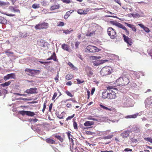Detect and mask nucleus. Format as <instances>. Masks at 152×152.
Masks as SVG:
<instances>
[{
	"label": "nucleus",
	"mask_w": 152,
	"mask_h": 152,
	"mask_svg": "<svg viewBox=\"0 0 152 152\" xmlns=\"http://www.w3.org/2000/svg\"><path fill=\"white\" fill-rule=\"evenodd\" d=\"M62 1L64 3L66 4H69L71 2L70 0H62Z\"/></svg>",
	"instance_id": "56"
},
{
	"label": "nucleus",
	"mask_w": 152,
	"mask_h": 152,
	"mask_svg": "<svg viewBox=\"0 0 152 152\" xmlns=\"http://www.w3.org/2000/svg\"><path fill=\"white\" fill-rule=\"evenodd\" d=\"M37 90V88H31L29 89H27L26 92L28 94H37V92L36 91Z\"/></svg>",
	"instance_id": "13"
},
{
	"label": "nucleus",
	"mask_w": 152,
	"mask_h": 152,
	"mask_svg": "<svg viewBox=\"0 0 152 152\" xmlns=\"http://www.w3.org/2000/svg\"><path fill=\"white\" fill-rule=\"evenodd\" d=\"M121 28H122V29L125 31L126 33V34L127 35H128L129 34V31L127 30L126 28L124 26L122 25V27H121Z\"/></svg>",
	"instance_id": "38"
},
{
	"label": "nucleus",
	"mask_w": 152,
	"mask_h": 152,
	"mask_svg": "<svg viewBox=\"0 0 152 152\" xmlns=\"http://www.w3.org/2000/svg\"><path fill=\"white\" fill-rule=\"evenodd\" d=\"M39 4H33L32 5V7L34 9H36L39 8Z\"/></svg>",
	"instance_id": "40"
},
{
	"label": "nucleus",
	"mask_w": 152,
	"mask_h": 152,
	"mask_svg": "<svg viewBox=\"0 0 152 152\" xmlns=\"http://www.w3.org/2000/svg\"><path fill=\"white\" fill-rule=\"evenodd\" d=\"M94 124V122L90 121H86L84 124V125L86 126H90Z\"/></svg>",
	"instance_id": "20"
},
{
	"label": "nucleus",
	"mask_w": 152,
	"mask_h": 152,
	"mask_svg": "<svg viewBox=\"0 0 152 152\" xmlns=\"http://www.w3.org/2000/svg\"><path fill=\"white\" fill-rule=\"evenodd\" d=\"M99 106L102 108L107 110L111 111L112 110V108L107 107L104 106L102 104H100Z\"/></svg>",
	"instance_id": "30"
},
{
	"label": "nucleus",
	"mask_w": 152,
	"mask_h": 152,
	"mask_svg": "<svg viewBox=\"0 0 152 152\" xmlns=\"http://www.w3.org/2000/svg\"><path fill=\"white\" fill-rule=\"evenodd\" d=\"M70 31H69L68 30H64L63 33H64L66 34H68L70 33Z\"/></svg>",
	"instance_id": "59"
},
{
	"label": "nucleus",
	"mask_w": 152,
	"mask_h": 152,
	"mask_svg": "<svg viewBox=\"0 0 152 152\" xmlns=\"http://www.w3.org/2000/svg\"><path fill=\"white\" fill-rule=\"evenodd\" d=\"M80 44V42H76L75 43V47H76V48H77L79 44Z\"/></svg>",
	"instance_id": "62"
},
{
	"label": "nucleus",
	"mask_w": 152,
	"mask_h": 152,
	"mask_svg": "<svg viewBox=\"0 0 152 152\" xmlns=\"http://www.w3.org/2000/svg\"><path fill=\"white\" fill-rule=\"evenodd\" d=\"M142 13V15H140L139 14L137 13H136L135 14H133V13H130L128 15L129 17H133L134 18H139L140 17H142L143 16V13Z\"/></svg>",
	"instance_id": "18"
},
{
	"label": "nucleus",
	"mask_w": 152,
	"mask_h": 152,
	"mask_svg": "<svg viewBox=\"0 0 152 152\" xmlns=\"http://www.w3.org/2000/svg\"><path fill=\"white\" fill-rule=\"evenodd\" d=\"M129 130L125 131L120 134V136L122 137L123 138H126L129 136Z\"/></svg>",
	"instance_id": "14"
},
{
	"label": "nucleus",
	"mask_w": 152,
	"mask_h": 152,
	"mask_svg": "<svg viewBox=\"0 0 152 152\" xmlns=\"http://www.w3.org/2000/svg\"><path fill=\"white\" fill-rule=\"evenodd\" d=\"M68 64L70 67H71L72 68H73L74 69H75V68H76L70 62H69L68 63Z\"/></svg>",
	"instance_id": "49"
},
{
	"label": "nucleus",
	"mask_w": 152,
	"mask_h": 152,
	"mask_svg": "<svg viewBox=\"0 0 152 152\" xmlns=\"http://www.w3.org/2000/svg\"><path fill=\"white\" fill-rule=\"evenodd\" d=\"M86 134L88 135H92V132L89 131H87L86 132Z\"/></svg>",
	"instance_id": "63"
},
{
	"label": "nucleus",
	"mask_w": 152,
	"mask_h": 152,
	"mask_svg": "<svg viewBox=\"0 0 152 152\" xmlns=\"http://www.w3.org/2000/svg\"><path fill=\"white\" fill-rule=\"evenodd\" d=\"M76 80L77 81L78 84H80L84 82V80L81 81L79 79H77Z\"/></svg>",
	"instance_id": "57"
},
{
	"label": "nucleus",
	"mask_w": 152,
	"mask_h": 152,
	"mask_svg": "<svg viewBox=\"0 0 152 152\" xmlns=\"http://www.w3.org/2000/svg\"><path fill=\"white\" fill-rule=\"evenodd\" d=\"M57 93L56 92H55L54 94L53 95L52 98V100H53L57 96Z\"/></svg>",
	"instance_id": "55"
},
{
	"label": "nucleus",
	"mask_w": 152,
	"mask_h": 152,
	"mask_svg": "<svg viewBox=\"0 0 152 152\" xmlns=\"http://www.w3.org/2000/svg\"><path fill=\"white\" fill-rule=\"evenodd\" d=\"M51 57H52V58H53V59H56V61H57L56 54L55 52H54L53 53L52 55L51 56Z\"/></svg>",
	"instance_id": "44"
},
{
	"label": "nucleus",
	"mask_w": 152,
	"mask_h": 152,
	"mask_svg": "<svg viewBox=\"0 0 152 152\" xmlns=\"http://www.w3.org/2000/svg\"><path fill=\"white\" fill-rule=\"evenodd\" d=\"M123 106L125 107H131L132 105L130 104V102L131 101V99L129 97H124L123 99Z\"/></svg>",
	"instance_id": "8"
},
{
	"label": "nucleus",
	"mask_w": 152,
	"mask_h": 152,
	"mask_svg": "<svg viewBox=\"0 0 152 152\" xmlns=\"http://www.w3.org/2000/svg\"><path fill=\"white\" fill-rule=\"evenodd\" d=\"M18 113L23 116L26 115L30 117L34 116L35 115V114L34 112L28 111H19L18 112Z\"/></svg>",
	"instance_id": "6"
},
{
	"label": "nucleus",
	"mask_w": 152,
	"mask_h": 152,
	"mask_svg": "<svg viewBox=\"0 0 152 152\" xmlns=\"http://www.w3.org/2000/svg\"><path fill=\"white\" fill-rule=\"evenodd\" d=\"M73 125L74 128L75 129H77V123L76 122H74L73 123Z\"/></svg>",
	"instance_id": "48"
},
{
	"label": "nucleus",
	"mask_w": 152,
	"mask_h": 152,
	"mask_svg": "<svg viewBox=\"0 0 152 152\" xmlns=\"http://www.w3.org/2000/svg\"><path fill=\"white\" fill-rule=\"evenodd\" d=\"M86 49L90 52L94 53L99 52L100 50L95 46L89 45L86 48Z\"/></svg>",
	"instance_id": "9"
},
{
	"label": "nucleus",
	"mask_w": 152,
	"mask_h": 152,
	"mask_svg": "<svg viewBox=\"0 0 152 152\" xmlns=\"http://www.w3.org/2000/svg\"><path fill=\"white\" fill-rule=\"evenodd\" d=\"M112 68L106 66L103 67L100 71V74L102 76H104L110 74L113 72Z\"/></svg>",
	"instance_id": "3"
},
{
	"label": "nucleus",
	"mask_w": 152,
	"mask_h": 152,
	"mask_svg": "<svg viewBox=\"0 0 152 152\" xmlns=\"http://www.w3.org/2000/svg\"><path fill=\"white\" fill-rule=\"evenodd\" d=\"M55 137L59 140L61 142H63V139L60 136L56 135L55 136Z\"/></svg>",
	"instance_id": "36"
},
{
	"label": "nucleus",
	"mask_w": 152,
	"mask_h": 152,
	"mask_svg": "<svg viewBox=\"0 0 152 152\" xmlns=\"http://www.w3.org/2000/svg\"><path fill=\"white\" fill-rule=\"evenodd\" d=\"M64 25V23L63 22H60L58 25L57 26H62Z\"/></svg>",
	"instance_id": "53"
},
{
	"label": "nucleus",
	"mask_w": 152,
	"mask_h": 152,
	"mask_svg": "<svg viewBox=\"0 0 152 152\" xmlns=\"http://www.w3.org/2000/svg\"><path fill=\"white\" fill-rule=\"evenodd\" d=\"M113 135L112 134L108 135L107 136L104 137L103 139H108L111 138L113 137Z\"/></svg>",
	"instance_id": "37"
},
{
	"label": "nucleus",
	"mask_w": 152,
	"mask_h": 152,
	"mask_svg": "<svg viewBox=\"0 0 152 152\" xmlns=\"http://www.w3.org/2000/svg\"><path fill=\"white\" fill-rule=\"evenodd\" d=\"M20 37L23 38H25L27 37L29 35V34L28 32H25L23 33L21 32L20 33Z\"/></svg>",
	"instance_id": "26"
},
{
	"label": "nucleus",
	"mask_w": 152,
	"mask_h": 152,
	"mask_svg": "<svg viewBox=\"0 0 152 152\" xmlns=\"http://www.w3.org/2000/svg\"><path fill=\"white\" fill-rule=\"evenodd\" d=\"M125 24H126L127 26L128 27H129L130 28H132V27L133 26V25H132L130 24H129L128 23H127L125 22Z\"/></svg>",
	"instance_id": "64"
},
{
	"label": "nucleus",
	"mask_w": 152,
	"mask_h": 152,
	"mask_svg": "<svg viewBox=\"0 0 152 152\" xmlns=\"http://www.w3.org/2000/svg\"><path fill=\"white\" fill-rule=\"evenodd\" d=\"M75 115V114H74L72 115L68 116L66 118V120H68L71 119Z\"/></svg>",
	"instance_id": "45"
},
{
	"label": "nucleus",
	"mask_w": 152,
	"mask_h": 152,
	"mask_svg": "<svg viewBox=\"0 0 152 152\" xmlns=\"http://www.w3.org/2000/svg\"><path fill=\"white\" fill-rule=\"evenodd\" d=\"M42 24L41 23H39V24L37 25L35 28L36 29H42Z\"/></svg>",
	"instance_id": "33"
},
{
	"label": "nucleus",
	"mask_w": 152,
	"mask_h": 152,
	"mask_svg": "<svg viewBox=\"0 0 152 152\" xmlns=\"http://www.w3.org/2000/svg\"><path fill=\"white\" fill-rule=\"evenodd\" d=\"M91 69V68L88 66L86 67V72L88 77H91L93 74Z\"/></svg>",
	"instance_id": "16"
},
{
	"label": "nucleus",
	"mask_w": 152,
	"mask_h": 152,
	"mask_svg": "<svg viewBox=\"0 0 152 152\" xmlns=\"http://www.w3.org/2000/svg\"><path fill=\"white\" fill-rule=\"evenodd\" d=\"M139 115L138 113H137L132 115H128L126 116L125 118H136Z\"/></svg>",
	"instance_id": "19"
},
{
	"label": "nucleus",
	"mask_w": 152,
	"mask_h": 152,
	"mask_svg": "<svg viewBox=\"0 0 152 152\" xmlns=\"http://www.w3.org/2000/svg\"><path fill=\"white\" fill-rule=\"evenodd\" d=\"M77 13L79 14L82 15L84 13V11L82 9H79L78 10Z\"/></svg>",
	"instance_id": "43"
},
{
	"label": "nucleus",
	"mask_w": 152,
	"mask_h": 152,
	"mask_svg": "<svg viewBox=\"0 0 152 152\" xmlns=\"http://www.w3.org/2000/svg\"><path fill=\"white\" fill-rule=\"evenodd\" d=\"M6 5L5 2L0 1V6H5Z\"/></svg>",
	"instance_id": "60"
},
{
	"label": "nucleus",
	"mask_w": 152,
	"mask_h": 152,
	"mask_svg": "<svg viewBox=\"0 0 152 152\" xmlns=\"http://www.w3.org/2000/svg\"><path fill=\"white\" fill-rule=\"evenodd\" d=\"M92 58L93 60H96L95 61H92L93 64L94 66H98L99 64H103V63L105 62H106L109 61L108 60H99V59L101 58L100 56H92Z\"/></svg>",
	"instance_id": "4"
},
{
	"label": "nucleus",
	"mask_w": 152,
	"mask_h": 152,
	"mask_svg": "<svg viewBox=\"0 0 152 152\" xmlns=\"http://www.w3.org/2000/svg\"><path fill=\"white\" fill-rule=\"evenodd\" d=\"M73 78V76L72 75L68 74L66 76V78L68 80H70Z\"/></svg>",
	"instance_id": "35"
},
{
	"label": "nucleus",
	"mask_w": 152,
	"mask_h": 152,
	"mask_svg": "<svg viewBox=\"0 0 152 152\" xmlns=\"http://www.w3.org/2000/svg\"><path fill=\"white\" fill-rule=\"evenodd\" d=\"M18 100H23L26 101H29L31 100V99H27V98H24L22 97H20L17 99Z\"/></svg>",
	"instance_id": "42"
},
{
	"label": "nucleus",
	"mask_w": 152,
	"mask_h": 152,
	"mask_svg": "<svg viewBox=\"0 0 152 152\" xmlns=\"http://www.w3.org/2000/svg\"><path fill=\"white\" fill-rule=\"evenodd\" d=\"M38 43L39 45L43 47L48 46V43L45 40L41 39L39 41H38Z\"/></svg>",
	"instance_id": "15"
},
{
	"label": "nucleus",
	"mask_w": 152,
	"mask_h": 152,
	"mask_svg": "<svg viewBox=\"0 0 152 152\" xmlns=\"http://www.w3.org/2000/svg\"><path fill=\"white\" fill-rule=\"evenodd\" d=\"M56 115L57 117L60 119H62L64 118L63 116H61V115H60L58 113H56Z\"/></svg>",
	"instance_id": "58"
},
{
	"label": "nucleus",
	"mask_w": 152,
	"mask_h": 152,
	"mask_svg": "<svg viewBox=\"0 0 152 152\" xmlns=\"http://www.w3.org/2000/svg\"><path fill=\"white\" fill-rule=\"evenodd\" d=\"M76 56L79 58L81 60L83 61V58L82 57V56L79 54L77 53L76 54Z\"/></svg>",
	"instance_id": "50"
},
{
	"label": "nucleus",
	"mask_w": 152,
	"mask_h": 152,
	"mask_svg": "<svg viewBox=\"0 0 152 152\" xmlns=\"http://www.w3.org/2000/svg\"><path fill=\"white\" fill-rule=\"evenodd\" d=\"M60 7V6L59 4H58L57 5H55L51 6L50 7V10H53L55 9H59V8Z\"/></svg>",
	"instance_id": "25"
},
{
	"label": "nucleus",
	"mask_w": 152,
	"mask_h": 152,
	"mask_svg": "<svg viewBox=\"0 0 152 152\" xmlns=\"http://www.w3.org/2000/svg\"><path fill=\"white\" fill-rule=\"evenodd\" d=\"M110 23L119 28H121V27H122L123 25L117 22L116 21L111 20L110 21Z\"/></svg>",
	"instance_id": "17"
},
{
	"label": "nucleus",
	"mask_w": 152,
	"mask_h": 152,
	"mask_svg": "<svg viewBox=\"0 0 152 152\" xmlns=\"http://www.w3.org/2000/svg\"><path fill=\"white\" fill-rule=\"evenodd\" d=\"M107 32L108 35L111 39H114L115 37L116 33L115 30L112 27H109L107 28Z\"/></svg>",
	"instance_id": "5"
},
{
	"label": "nucleus",
	"mask_w": 152,
	"mask_h": 152,
	"mask_svg": "<svg viewBox=\"0 0 152 152\" xmlns=\"http://www.w3.org/2000/svg\"><path fill=\"white\" fill-rule=\"evenodd\" d=\"M145 103L146 107H148L149 105L152 106V97L146 99L145 100Z\"/></svg>",
	"instance_id": "12"
},
{
	"label": "nucleus",
	"mask_w": 152,
	"mask_h": 152,
	"mask_svg": "<svg viewBox=\"0 0 152 152\" xmlns=\"http://www.w3.org/2000/svg\"><path fill=\"white\" fill-rule=\"evenodd\" d=\"M88 119L90 120H92L94 121H97V119L95 118H93L91 116H90L88 118Z\"/></svg>",
	"instance_id": "54"
},
{
	"label": "nucleus",
	"mask_w": 152,
	"mask_h": 152,
	"mask_svg": "<svg viewBox=\"0 0 152 152\" xmlns=\"http://www.w3.org/2000/svg\"><path fill=\"white\" fill-rule=\"evenodd\" d=\"M107 90H104L102 93V98L103 99H114L116 97V94L112 89H116L113 86H108L107 87Z\"/></svg>",
	"instance_id": "1"
},
{
	"label": "nucleus",
	"mask_w": 152,
	"mask_h": 152,
	"mask_svg": "<svg viewBox=\"0 0 152 152\" xmlns=\"http://www.w3.org/2000/svg\"><path fill=\"white\" fill-rule=\"evenodd\" d=\"M16 75L15 73H11L7 75L4 77V79L5 81H6L10 79H15Z\"/></svg>",
	"instance_id": "11"
},
{
	"label": "nucleus",
	"mask_w": 152,
	"mask_h": 152,
	"mask_svg": "<svg viewBox=\"0 0 152 152\" xmlns=\"http://www.w3.org/2000/svg\"><path fill=\"white\" fill-rule=\"evenodd\" d=\"M14 94L15 95H18L19 96H26V94H19L18 93H15Z\"/></svg>",
	"instance_id": "61"
},
{
	"label": "nucleus",
	"mask_w": 152,
	"mask_h": 152,
	"mask_svg": "<svg viewBox=\"0 0 152 152\" xmlns=\"http://www.w3.org/2000/svg\"><path fill=\"white\" fill-rule=\"evenodd\" d=\"M123 35L124 40L127 44L128 45V46L131 45L132 43V39L129 38L128 37L126 36L124 34H123Z\"/></svg>",
	"instance_id": "10"
},
{
	"label": "nucleus",
	"mask_w": 152,
	"mask_h": 152,
	"mask_svg": "<svg viewBox=\"0 0 152 152\" xmlns=\"http://www.w3.org/2000/svg\"><path fill=\"white\" fill-rule=\"evenodd\" d=\"M2 14L5 15L7 16H10V17H13L15 16V14H8V13H2Z\"/></svg>",
	"instance_id": "46"
},
{
	"label": "nucleus",
	"mask_w": 152,
	"mask_h": 152,
	"mask_svg": "<svg viewBox=\"0 0 152 152\" xmlns=\"http://www.w3.org/2000/svg\"><path fill=\"white\" fill-rule=\"evenodd\" d=\"M39 62L41 64H43L44 65H46L48 64L50 62V61H39Z\"/></svg>",
	"instance_id": "51"
},
{
	"label": "nucleus",
	"mask_w": 152,
	"mask_h": 152,
	"mask_svg": "<svg viewBox=\"0 0 152 152\" xmlns=\"http://www.w3.org/2000/svg\"><path fill=\"white\" fill-rule=\"evenodd\" d=\"M45 140L47 143H49V144H56V142H55V141L54 140H53L49 138L46 139Z\"/></svg>",
	"instance_id": "27"
},
{
	"label": "nucleus",
	"mask_w": 152,
	"mask_h": 152,
	"mask_svg": "<svg viewBox=\"0 0 152 152\" xmlns=\"http://www.w3.org/2000/svg\"><path fill=\"white\" fill-rule=\"evenodd\" d=\"M143 29L147 33H148L150 31L149 29L146 26H145Z\"/></svg>",
	"instance_id": "52"
},
{
	"label": "nucleus",
	"mask_w": 152,
	"mask_h": 152,
	"mask_svg": "<svg viewBox=\"0 0 152 152\" xmlns=\"http://www.w3.org/2000/svg\"><path fill=\"white\" fill-rule=\"evenodd\" d=\"M62 48L63 49L67 51H69V48L67 45L64 44L62 45Z\"/></svg>",
	"instance_id": "31"
},
{
	"label": "nucleus",
	"mask_w": 152,
	"mask_h": 152,
	"mask_svg": "<svg viewBox=\"0 0 152 152\" xmlns=\"http://www.w3.org/2000/svg\"><path fill=\"white\" fill-rule=\"evenodd\" d=\"M132 76L134 79L138 78L140 77L139 73L136 72H133Z\"/></svg>",
	"instance_id": "28"
},
{
	"label": "nucleus",
	"mask_w": 152,
	"mask_h": 152,
	"mask_svg": "<svg viewBox=\"0 0 152 152\" xmlns=\"http://www.w3.org/2000/svg\"><path fill=\"white\" fill-rule=\"evenodd\" d=\"M11 83V81H9L6 82L1 84V86L3 87L9 86Z\"/></svg>",
	"instance_id": "32"
},
{
	"label": "nucleus",
	"mask_w": 152,
	"mask_h": 152,
	"mask_svg": "<svg viewBox=\"0 0 152 152\" xmlns=\"http://www.w3.org/2000/svg\"><path fill=\"white\" fill-rule=\"evenodd\" d=\"M47 102V101H46L44 103L43 108L42 110V111L43 113H44L45 110L46 108V104Z\"/></svg>",
	"instance_id": "41"
},
{
	"label": "nucleus",
	"mask_w": 152,
	"mask_h": 152,
	"mask_svg": "<svg viewBox=\"0 0 152 152\" xmlns=\"http://www.w3.org/2000/svg\"><path fill=\"white\" fill-rule=\"evenodd\" d=\"M7 23V20L4 17L0 16V23L2 24H5Z\"/></svg>",
	"instance_id": "22"
},
{
	"label": "nucleus",
	"mask_w": 152,
	"mask_h": 152,
	"mask_svg": "<svg viewBox=\"0 0 152 152\" xmlns=\"http://www.w3.org/2000/svg\"><path fill=\"white\" fill-rule=\"evenodd\" d=\"M25 72H27L30 73V75L31 76H34L37 74L40 73V71L39 70L31 69L28 68H26L25 70Z\"/></svg>",
	"instance_id": "7"
},
{
	"label": "nucleus",
	"mask_w": 152,
	"mask_h": 152,
	"mask_svg": "<svg viewBox=\"0 0 152 152\" xmlns=\"http://www.w3.org/2000/svg\"><path fill=\"white\" fill-rule=\"evenodd\" d=\"M116 82L118 85L120 86H124L128 84L129 82V80L128 76L123 74L121 76L116 80Z\"/></svg>",
	"instance_id": "2"
},
{
	"label": "nucleus",
	"mask_w": 152,
	"mask_h": 152,
	"mask_svg": "<svg viewBox=\"0 0 152 152\" xmlns=\"http://www.w3.org/2000/svg\"><path fill=\"white\" fill-rule=\"evenodd\" d=\"M65 93L69 96L71 97H72L73 96V95H72L71 93L69 91H66L65 92Z\"/></svg>",
	"instance_id": "47"
},
{
	"label": "nucleus",
	"mask_w": 152,
	"mask_h": 152,
	"mask_svg": "<svg viewBox=\"0 0 152 152\" xmlns=\"http://www.w3.org/2000/svg\"><path fill=\"white\" fill-rule=\"evenodd\" d=\"M134 131L136 133H139L140 132V128L136 126H134L132 127Z\"/></svg>",
	"instance_id": "21"
},
{
	"label": "nucleus",
	"mask_w": 152,
	"mask_h": 152,
	"mask_svg": "<svg viewBox=\"0 0 152 152\" xmlns=\"http://www.w3.org/2000/svg\"><path fill=\"white\" fill-rule=\"evenodd\" d=\"M112 57L113 58V59L111 60V59H109L108 60H109L110 61H109V62H111V61H110L111 60H119V57L118 56L115 55V54H112Z\"/></svg>",
	"instance_id": "29"
},
{
	"label": "nucleus",
	"mask_w": 152,
	"mask_h": 152,
	"mask_svg": "<svg viewBox=\"0 0 152 152\" xmlns=\"http://www.w3.org/2000/svg\"><path fill=\"white\" fill-rule=\"evenodd\" d=\"M145 141L149 142L152 143V138L150 137H145L144 138Z\"/></svg>",
	"instance_id": "39"
},
{
	"label": "nucleus",
	"mask_w": 152,
	"mask_h": 152,
	"mask_svg": "<svg viewBox=\"0 0 152 152\" xmlns=\"http://www.w3.org/2000/svg\"><path fill=\"white\" fill-rule=\"evenodd\" d=\"M70 141V151L72 152V149L73 148V146L74 145V140L72 138H71V140Z\"/></svg>",
	"instance_id": "23"
},
{
	"label": "nucleus",
	"mask_w": 152,
	"mask_h": 152,
	"mask_svg": "<svg viewBox=\"0 0 152 152\" xmlns=\"http://www.w3.org/2000/svg\"><path fill=\"white\" fill-rule=\"evenodd\" d=\"M16 8V7H14L13 6H10V9L11 11L12 12H19L20 13V10L18 9H16L15 8Z\"/></svg>",
	"instance_id": "24"
},
{
	"label": "nucleus",
	"mask_w": 152,
	"mask_h": 152,
	"mask_svg": "<svg viewBox=\"0 0 152 152\" xmlns=\"http://www.w3.org/2000/svg\"><path fill=\"white\" fill-rule=\"evenodd\" d=\"M41 23L42 24V29L46 28L48 25V23L45 22H43Z\"/></svg>",
	"instance_id": "34"
}]
</instances>
